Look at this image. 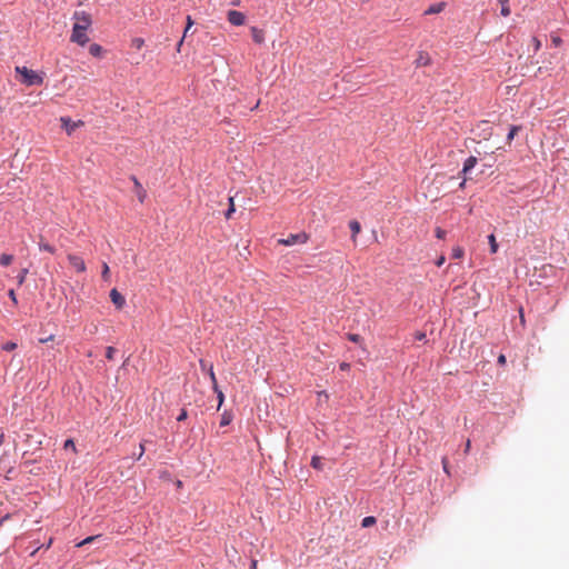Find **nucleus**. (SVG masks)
I'll list each match as a JSON object with an SVG mask.
<instances>
[{
    "label": "nucleus",
    "instance_id": "nucleus-16",
    "mask_svg": "<svg viewBox=\"0 0 569 569\" xmlns=\"http://www.w3.org/2000/svg\"><path fill=\"white\" fill-rule=\"evenodd\" d=\"M193 26V20L190 16L187 17V26H186V29H184V32H183V37L182 39L179 41L178 43V51H180V47L182 46V42L184 40V38L187 37L189 30L191 29V27Z\"/></svg>",
    "mask_w": 569,
    "mask_h": 569
},
{
    "label": "nucleus",
    "instance_id": "nucleus-3",
    "mask_svg": "<svg viewBox=\"0 0 569 569\" xmlns=\"http://www.w3.org/2000/svg\"><path fill=\"white\" fill-rule=\"evenodd\" d=\"M309 237L306 232H300L296 234H290L287 238H281L278 240V243L281 246H293L296 243H306Z\"/></svg>",
    "mask_w": 569,
    "mask_h": 569
},
{
    "label": "nucleus",
    "instance_id": "nucleus-17",
    "mask_svg": "<svg viewBox=\"0 0 569 569\" xmlns=\"http://www.w3.org/2000/svg\"><path fill=\"white\" fill-rule=\"evenodd\" d=\"M13 261V256L8 253H2L0 256V264L3 267H8Z\"/></svg>",
    "mask_w": 569,
    "mask_h": 569
},
{
    "label": "nucleus",
    "instance_id": "nucleus-39",
    "mask_svg": "<svg viewBox=\"0 0 569 569\" xmlns=\"http://www.w3.org/2000/svg\"><path fill=\"white\" fill-rule=\"evenodd\" d=\"M187 417H188V412H187V410H186V409H182V410H181V412H180V415L178 416L177 420H178V421H183V420H186V419H187Z\"/></svg>",
    "mask_w": 569,
    "mask_h": 569
},
{
    "label": "nucleus",
    "instance_id": "nucleus-44",
    "mask_svg": "<svg viewBox=\"0 0 569 569\" xmlns=\"http://www.w3.org/2000/svg\"><path fill=\"white\" fill-rule=\"evenodd\" d=\"M498 363H499V365H505V363H506V357H505V355H500V356L498 357Z\"/></svg>",
    "mask_w": 569,
    "mask_h": 569
},
{
    "label": "nucleus",
    "instance_id": "nucleus-26",
    "mask_svg": "<svg viewBox=\"0 0 569 569\" xmlns=\"http://www.w3.org/2000/svg\"><path fill=\"white\" fill-rule=\"evenodd\" d=\"M144 44V40L142 38H133L131 41V47L140 50Z\"/></svg>",
    "mask_w": 569,
    "mask_h": 569
},
{
    "label": "nucleus",
    "instance_id": "nucleus-45",
    "mask_svg": "<svg viewBox=\"0 0 569 569\" xmlns=\"http://www.w3.org/2000/svg\"><path fill=\"white\" fill-rule=\"evenodd\" d=\"M443 262H445V257H440V258L437 260L436 264H437L438 267H441V266L443 264Z\"/></svg>",
    "mask_w": 569,
    "mask_h": 569
},
{
    "label": "nucleus",
    "instance_id": "nucleus-43",
    "mask_svg": "<svg viewBox=\"0 0 569 569\" xmlns=\"http://www.w3.org/2000/svg\"><path fill=\"white\" fill-rule=\"evenodd\" d=\"M53 338H54V336H53V335H51V336H49V337H47V338L40 339L39 341H40L41 343H46V342H48V341L53 340Z\"/></svg>",
    "mask_w": 569,
    "mask_h": 569
},
{
    "label": "nucleus",
    "instance_id": "nucleus-20",
    "mask_svg": "<svg viewBox=\"0 0 569 569\" xmlns=\"http://www.w3.org/2000/svg\"><path fill=\"white\" fill-rule=\"evenodd\" d=\"M376 522H377V520H376V518H375L373 516H368V517H365V518L362 519V521H361V526H362L363 528H369V527H371V526L376 525Z\"/></svg>",
    "mask_w": 569,
    "mask_h": 569
},
{
    "label": "nucleus",
    "instance_id": "nucleus-41",
    "mask_svg": "<svg viewBox=\"0 0 569 569\" xmlns=\"http://www.w3.org/2000/svg\"><path fill=\"white\" fill-rule=\"evenodd\" d=\"M200 367L203 371H207L208 372V368L209 366H207V362L204 360H200Z\"/></svg>",
    "mask_w": 569,
    "mask_h": 569
},
{
    "label": "nucleus",
    "instance_id": "nucleus-51",
    "mask_svg": "<svg viewBox=\"0 0 569 569\" xmlns=\"http://www.w3.org/2000/svg\"><path fill=\"white\" fill-rule=\"evenodd\" d=\"M455 256H456V257H460V256H461V251H460V250H459V251H456Z\"/></svg>",
    "mask_w": 569,
    "mask_h": 569
},
{
    "label": "nucleus",
    "instance_id": "nucleus-7",
    "mask_svg": "<svg viewBox=\"0 0 569 569\" xmlns=\"http://www.w3.org/2000/svg\"><path fill=\"white\" fill-rule=\"evenodd\" d=\"M110 299L117 309H122L126 305L124 297L117 289L110 291Z\"/></svg>",
    "mask_w": 569,
    "mask_h": 569
},
{
    "label": "nucleus",
    "instance_id": "nucleus-19",
    "mask_svg": "<svg viewBox=\"0 0 569 569\" xmlns=\"http://www.w3.org/2000/svg\"><path fill=\"white\" fill-rule=\"evenodd\" d=\"M236 211V208H234V202H233V197H230L229 198V208L228 210L226 211L224 213V217L227 220L231 219L232 217V213Z\"/></svg>",
    "mask_w": 569,
    "mask_h": 569
},
{
    "label": "nucleus",
    "instance_id": "nucleus-9",
    "mask_svg": "<svg viewBox=\"0 0 569 569\" xmlns=\"http://www.w3.org/2000/svg\"><path fill=\"white\" fill-rule=\"evenodd\" d=\"M250 31H251L252 40L256 43L261 44L264 42V31L262 29H259L257 27H251Z\"/></svg>",
    "mask_w": 569,
    "mask_h": 569
},
{
    "label": "nucleus",
    "instance_id": "nucleus-10",
    "mask_svg": "<svg viewBox=\"0 0 569 569\" xmlns=\"http://www.w3.org/2000/svg\"><path fill=\"white\" fill-rule=\"evenodd\" d=\"M132 181L134 183V189L139 201L143 202L147 197L146 190L142 188L141 183L138 181L136 177H132Z\"/></svg>",
    "mask_w": 569,
    "mask_h": 569
},
{
    "label": "nucleus",
    "instance_id": "nucleus-1",
    "mask_svg": "<svg viewBox=\"0 0 569 569\" xmlns=\"http://www.w3.org/2000/svg\"><path fill=\"white\" fill-rule=\"evenodd\" d=\"M72 20L74 23L70 41L84 47L90 40L87 31L92 24L91 14L86 11H74L72 14Z\"/></svg>",
    "mask_w": 569,
    "mask_h": 569
},
{
    "label": "nucleus",
    "instance_id": "nucleus-29",
    "mask_svg": "<svg viewBox=\"0 0 569 569\" xmlns=\"http://www.w3.org/2000/svg\"><path fill=\"white\" fill-rule=\"evenodd\" d=\"M116 353H117V349L114 347H107L106 358L108 360H113Z\"/></svg>",
    "mask_w": 569,
    "mask_h": 569
},
{
    "label": "nucleus",
    "instance_id": "nucleus-49",
    "mask_svg": "<svg viewBox=\"0 0 569 569\" xmlns=\"http://www.w3.org/2000/svg\"><path fill=\"white\" fill-rule=\"evenodd\" d=\"M340 368H341L342 370H345V369L349 368V365H348V363H341Z\"/></svg>",
    "mask_w": 569,
    "mask_h": 569
},
{
    "label": "nucleus",
    "instance_id": "nucleus-25",
    "mask_svg": "<svg viewBox=\"0 0 569 569\" xmlns=\"http://www.w3.org/2000/svg\"><path fill=\"white\" fill-rule=\"evenodd\" d=\"M489 244H490V252L496 253L498 251V243L496 241V237L493 234H490L488 237Z\"/></svg>",
    "mask_w": 569,
    "mask_h": 569
},
{
    "label": "nucleus",
    "instance_id": "nucleus-40",
    "mask_svg": "<svg viewBox=\"0 0 569 569\" xmlns=\"http://www.w3.org/2000/svg\"><path fill=\"white\" fill-rule=\"evenodd\" d=\"M436 236H437V238H439V239H443V238H445V236H446V231H445V230H442L441 228H437V229H436Z\"/></svg>",
    "mask_w": 569,
    "mask_h": 569
},
{
    "label": "nucleus",
    "instance_id": "nucleus-47",
    "mask_svg": "<svg viewBox=\"0 0 569 569\" xmlns=\"http://www.w3.org/2000/svg\"><path fill=\"white\" fill-rule=\"evenodd\" d=\"M470 446H471V442H470V440H468L467 443H466V447H465V452L469 451Z\"/></svg>",
    "mask_w": 569,
    "mask_h": 569
},
{
    "label": "nucleus",
    "instance_id": "nucleus-5",
    "mask_svg": "<svg viewBox=\"0 0 569 569\" xmlns=\"http://www.w3.org/2000/svg\"><path fill=\"white\" fill-rule=\"evenodd\" d=\"M67 259L76 272H78V273L86 272V270H87L86 262L80 256L69 253L67 256Z\"/></svg>",
    "mask_w": 569,
    "mask_h": 569
},
{
    "label": "nucleus",
    "instance_id": "nucleus-37",
    "mask_svg": "<svg viewBox=\"0 0 569 569\" xmlns=\"http://www.w3.org/2000/svg\"><path fill=\"white\" fill-rule=\"evenodd\" d=\"M69 448L72 449L73 451H76V445L71 439H68L64 442V449H69Z\"/></svg>",
    "mask_w": 569,
    "mask_h": 569
},
{
    "label": "nucleus",
    "instance_id": "nucleus-8",
    "mask_svg": "<svg viewBox=\"0 0 569 569\" xmlns=\"http://www.w3.org/2000/svg\"><path fill=\"white\" fill-rule=\"evenodd\" d=\"M60 121L68 134H71L76 130V128L83 123L82 121L73 122L70 118L66 117H62Z\"/></svg>",
    "mask_w": 569,
    "mask_h": 569
},
{
    "label": "nucleus",
    "instance_id": "nucleus-12",
    "mask_svg": "<svg viewBox=\"0 0 569 569\" xmlns=\"http://www.w3.org/2000/svg\"><path fill=\"white\" fill-rule=\"evenodd\" d=\"M349 228H350V230L352 232L351 239H352L353 242H356L357 236L361 231V226H360V223L357 220H351L349 222Z\"/></svg>",
    "mask_w": 569,
    "mask_h": 569
},
{
    "label": "nucleus",
    "instance_id": "nucleus-13",
    "mask_svg": "<svg viewBox=\"0 0 569 569\" xmlns=\"http://www.w3.org/2000/svg\"><path fill=\"white\" fill-rule=\"evenodd\" d=\"M431 62V59L429 57L428 53L426 52H420L418 58L416 59V66L417 67H422V66H429Z\"/></svg>",
    "mask_w": 569,
    "mask_h": 569
},
{
    "label": "nucleus",
    "instance_id": "nucleus-6",
    "mask_svg": "<svg viewBox=\"0 0 569 569\" xmlns=\"http://www.w3.org/2000/svg\"><path fill=\"white\" fill-rule=\"evenodd\" d=\"M227 19L232 26H242L246 22V16L237 10H229L227 13Z\"/></svg>",
    "mask_w": 569,
    "mask_h": 569
},
{
    "label": "nucleus",
    "instance_id": "nucleus-50",
    "mask_svg": "<svg viewBox=\"0 0 569 569\" xmlns=\"http://www.w3.org/2000/svg\"><path fill=\"white\" fill-rule=\"evenodd\" d=\"M520 320H521V322L525 321V317H523L522 310H520Z\"/></svg>",
    "mask_w": 569,
    "mask_h": 569
},
{
    "label": "nucleus",
    "instance_id": "nucleus-21",
    "mask_svg": "<svg viewBox=\"0 0 569 569\" xmlns=\"http://www.w3.org/2000/svg\"><path fill=\"white\" fill-rule=\"evenodd\" d=\"M39 248H40V250H44L50 253H54V251H56L54 248L51 244H49L48 242H44L42 238L39 241Z\"/></svg>",
    "mask_w": 569,
    "mask_h": 569
},
{
    "label": "nucleus",
    "instance_id": "nucleus-31",
    "mask_svg": "<svg viewBox=\"0 0 569 569\" xmlns=\"http://www.w3.org/2000/svg\"><path fill=\"white\" fill-rule=\"evenodd\" d=\"M347 338L348 340L355 342V343H360L362 342V338L361 336L357 335V333H348L347 335Z\"/></svg>",
    "mask_w": 569,
    "mask_h": 569
},
{
    "label": "nucleus",
    "instance_id": "nucleus-18",
    "mask_svg": "<svg viewBox=\"0 0 569 569\" xmlns=\"http://www.w3.org/2000/svg\"><path fill=\"white\" fill-rule=\"evenodd\" d=\"M231 421H232V415L228 411H224L221 415L220 426L226 427V426L230 425Z\"/></svg>",
    "mask_w": 569,
    "mask_h": 569
},
{
    "label": "nucleus",
    "instance_id": "nucleus-34",
    "mask_svg": "<svg viewBox=\"0 0 569 569\" xmlns=\"http://www.w3.org/2000/svg\"><path fill=\"white\" fill-rule=\"evenodd\" d=\"M426 337H427V336H426V333H425V332H422V331H417V332H415V335H413V338H415L416 340H418V341H425V340H426Z\"/></svg>",
    "mask_w": 569,
    "mask_h": 569
},
{
    "label": "nucleus",
    "instance_id": "nucleus-33",
    "mask_svg": "<svg viewBox=\"0 0 569 569\" xmlns=\"http://www.w3.org/2000/svg\"><path fill=\"white\" fill-rule=\"evenodd\" d=\"M17 348V343L16 342H12V341H9L7 343H4L2 346V349L6 350V351H12Z\"/></svg>",
    "mask_w": 569,
    "mask_h": 569
},
{
    "label": "nucleus",
    "instance_id": "nucleus-38",
    "mask_svg": "<svg viewBox=\"0 0 569 569\" xmlns=\"http://www.w3.org/2000/svg\"><path fill=\"white\" fill-rule=\"evenodd\" d=\"M8 296H9V298L11 299V301L13 302V305H17V303H18L17 296H16V292H14V290H13V289H10V290H9Z\"/></svg>",
    "mask_w": 569,
    "mask_h": 569
},
{
    "label": "nucleus",
    "instance_id": "nucleus-14",
    "mask_svg": "<svg viewBox=\"0 0 569 569\" xmlns=\"http://www.w3.org/2000/svg\"><path fill=\"white\" fill-rule=\"evenodd\" d=\"M509 1L510 0H497V2L500 4L501 7V10H500V14L502 17H509L510 13H511V10H510V6H509Z\"/></svg>",
    "mask_w": 569,
    "mask_h": 569
},
{
    "label": "nucleus",
    "instance_id": "nucleus-28",
    "mask_svg": "<svg viewBox=\"0 0 569 569\" xmlns=\"http://www.w3.org/2000/svg\"><path fill=\"white\" fill-rule=\"evenodd\" d=\"M101 276L102 278L108 281L110 279V269H109V266L103 262L102 263V272H101Z\"/></svg>",
    "mask_w": 569,
    "mask_h": 569
},
{
    "label": "nucleus",
    "instance_id": "nucleus-36",
    "mask_svg": "<svg viewBox=\"0 0 569 569\" xmlns=\"http://www.w3.org/2000/svg\"><path fill=\"white\" fill-rule=\"evenodd\" d=\"M531 42L535 51H538L541 48V41L538 38L533 37Z\"/></svg>",
    "mask_w": 569,
    "mask_h": 569
},
{
    "label": "nucleus",
    "instance_id": "nucleus-30",
    "mask_svg": "<svg viewBox=\"0 0 569 569\" xmlns=\"http://www.w3.org/2000/svg\"><path fill=\"white\" fill-rule=\"evenodd\" d=\"M216 393H217V398H218V409H220V407L222 406L223 401H224V395L223 392L219 389V387L217 386V390H213Z\"/></svg>",
    "mask_w": 569,
    "mask_h": 569
},
{
    "label": "nucleus",
    "instance_id": "nucleus-27",
    "mask_svg": "<svg viewBox=\"0 0 569 569\" xmlns=\"http://www.w3.org/2000/svg\"><path fill=\"white\" fill-rule=\"evenodd\" d=\"M311 466L315 468V469H318V470H321L322 469V462H321V458L320 457H312L311 459Z\"/></svg>",
    "mask_w": 569,
    "mask_h": 569
},
{
    "label": "nucleus",
    "instance_id": "nucleus-46",
    "mask_svg": "<svg viewBox=\"0 0 569 569\" xmlns=\"http://www.w3.org/2000/svg\"><path fill=\"white\" fill-rule=\"evenodd\" d=\"M552 42H553L555 46H559L561 43V39L560 38H553Z\"/></svg>",
    "mask_w": 569,
    "mask_h": 569
},
{
    "label": "nucleus",
    "instance_id": "nucleus-22",
    "mask_svg": "<svg viewBox=\"0 0 569 569\" xmlns=\"http://www.w3.org/2000/svg\"><path fill=\"white\" fill-rule=\"evenodd\" d=\"M28 272V268H23L22 270H20L19 274L17 276V281L19 286L24 283Z\"/></svg>",
    "mask_w": 569,
    "mask_h": 569
},
{
    "label": "nucleus",
    "instance_id": "nucleus-2",
    "mask_svg": "<svg viewBox=\"0 0 569 569\" xmlns=\"http://www.w3.org/2000/svg\"><path fill=\"white\" fill-rule=\"evenodd\" d=\"M16 72L21 76L20 81L26 86H40L43 77L27 67H16Z\"/></svg>",
    "mask_w": 569,
    "mask_h": 569
},
{
    "label": "nucleus",
    "instance_id": "nucleus-15",
    "mask_svg": "<svg viewBox=\"0 0 569 569\" xmlns=\"http://www.w3.org/2000/svg\"><path fill=\"white\" fill-rule=\"evenodd\" d=\"M89 52L93 57H101L102 53H103V48L100 44H98V43H92L89 47Z\"/></svg>",
    "mask_w": 569,
    "mask_h": 569
},
{
    "label": "nucleus",
    "instance_id": "nucleus-23",
    "mask_svg": "<svg viewBox=\"0 0 569 569\" xmlns=\"http://www.w3.org/2000/svg\"><path fill=\"white\" fill-rule=\"evenodd\" d=\"M519 130H520L519 126H511L510 127L509 133L507 136V140H508L509 143L513 140V138L519 132Z\"/></svg>",
    "mask_w": 569,
    "mask_h": 569
},
{
    "label": "nucleus",
    "instance_id": "nucleus-48",
    "mask_svg": "<svg viewBox=\"0 0 569 569\" xmlns=\"http://www.w3.org/2000/svg\"><path fill=\"white\" fill-rule=\"evenodd\" d=\"M251 569H257V561H256V560H252V562H251Z\"/></svg>",
    "mask_w": 569,
    "mask_h": 569
},
{
    "label": "nucleus",
    "instance_id": "nucleus-42",
    "mask_svg": "<svg viewBox=\"0 0 569 569\" xmlns=\"http://www.w3.org/2000/svg\"><path fill=\"white\" fill-rule=\"evenodd\" d=\"M443 470L448 473V459L446 457L442 458Z\"/></svg>",
    "mask_w": 569,
    "mask_h": 569
},
{
    "label": "nucleus",
    "instance_id": "nucleus-32",
    "mask_svg": "<svg viewBox=\"0 0 569 569\" xmlns=\"http://www.w3.org/2000/svg\"><path fill=\"white\" fill-rule=\"evenodd\" d=\"M99 537H100V536H91V537H88V538H86L84 540H82L81 542H79V543L77 545V547H82V546H84V545H87V543H90V542H92L93 540L98 539Z\"/></svg>",
    "mask_w": 569,
    "mask_h": 569
},
{
    "label": "nucleus",
    "instance_id": "nucleus-24",
    "mask_svg": "<svg viewBox=\"0 0 569 569\" xmlns=\"http://www.w3.org/2000/svg\"><path fill=\"white\" fill-rule=\"evenodd\" d=\"M208 375H209V378H210V380L212 382V389L217 390L218 382H217V378H216V375H214V371H213V368H212L211 365L208 368Z\"/></svg>",
    "mask_w": 569,
    "mask_h": 569
},
{
    "label": "nucleus",
    "instance_id": "nucleus-35",
    "mask_svg": "<svg viewBox=\"0 0 569 569\" xmlns=\"http://www.w3.org/2000/svg\"><path fill=\"white\" fill-rule=\"evenodd\" d=\"M148 442V440H143L141 443H140V455H138L137 457V460H140L143 455H144V451H146V443Z\"/></svg>",
    "mask_w": 569,
    "mask_h": 569
},
{
    "label": "nucleus",
    "instance_id": "nucleus-4",
    "mask_svg": "<svg viewBox=\"0 0 569 569\" xmlns=\"http://www.w3.org/2000/svg\"><path fill=\"white\" fill-rule=\"evenodd\" d=\"M477 163H478V159L476 157H473V156H470L463 162V168L459 172V176H461V174L463 176L462 181L459 183V187L461 189H463L465 186H466V181H467V177L466 176L476 167Z\"/></svg>",
    "mask_w": 569,
    "mask_h": 569
},
{
    "label": "nucleus",
    "instance_id": "nucleus-11",
    "mask_svg": "<svg viewBox=\"0 0 569 569\" xmlns=\"http://www.w3.org/2000/svg\"><path fill=\"white\" fill-rule=\"evenodd\" d=\"M446 8V2H438V3H435V4H431L426 11H425V14L426 16H429V14H437V13H440L445 10Z\"/></svg>",
    "mask_w": 569,
    "mask_h": 569
}]
</instances>
